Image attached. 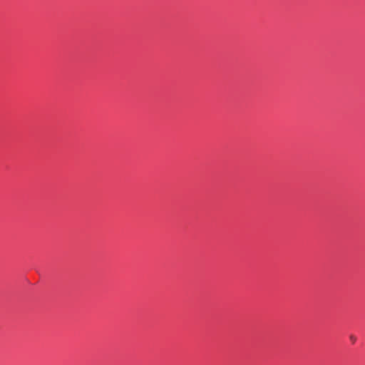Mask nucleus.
<instances>
[{"mask_svg":"<svg viewBox=\"0 0 365 365\" xmlns=\"http://www.w3.org/2000/svg\"><path fill=\"white\" fill-rule=\"evenodd\" d=\"M350 340L351 341L352 343H355L356 341V337L354 335H351Z\"/></svg>","mask_w":365,"mask_h":365,"instance_id":"f257e3e1","label":"nucleus"}]
</instances>
